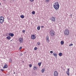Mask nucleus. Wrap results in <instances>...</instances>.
I'll use <instances>...</instances> for the list:
<instances>
[{
	"label": "nucleus",
	"instance_id": "obj_20",
	"mask_svg": "<svg viewBox=\"0 0 76 76\" xmlns=\"http://www.w3.org/2000/svg\"><path fill=\"white\" fill-rule=\"evenodd\" d=\"M32 13L33 15H35V12L34 11H33L32 12Z\"/></svg>",
	"mask_w": 76,
	"mask_h": 76
},
{
	"label": "nucleus",
	"instance_id": "obj_14",
	"mask_svg": "<svg viewBox=\"0 0 76 76\" xmlns=\"http://www.w3.org/2000/svg\"><path fill=\"white\" fill-rule=\"evenodd\" d=\"M7 39H9V40H10V39H11V37H10V36H7Z\"/></svg>",
	"mask_w": 76,
	"mask_h": 76
},
{
	"label": "nucleus",
	"instance_id": "obj_31",
	"mask_svg": "<svg viewBox=\"0 0 76 76\" xmlns=\"http://www.w3.org/2000/svg\"><path fill=\"white\" fill-rule=\"evenodd\" d=\"M22 32H23V33H25V31L23 30V31Z\"/></svg>",
	"mask_w": 76,
	"mask_h": 76
},
{
	"label": "nucleus",
	"instance_id": "obj_4",
	"mask_svg": "<svg viewBox=\"0 0 76 76\" xmlns=\"http://www.w3.org/2000/svg\"><path fill=\"white\" fill-rule=\"evenodd\" d=\"M4 17L3 16H1L0 17V23L2 24L4 22Z\"/></svg>",
	"mask_w": 76,
	"mask_h": 76
},
{
	"label": "nucleus",
	"instance_id": "obj_29",
	"mask_svg": "<svg viewBox=\"0 0 76 76\" xmlns=\"http://www.w3.org/2000/svg\"><path fill=\"white\" fill-rule=\"evenodd\" d=\"M29 66L30 67H32V64H30Z\"/></svg>",
	"mask_w": 76,
	"mask_h": 76
},
{
	"label": "nucleus",
	"instance_id": "obj_36",
	"mask_svg": "<svg viewBox=\"0 0 76 76\" xmlns=\"http://www.w3.org/2000/svg\"><path fill=\"white\" fill-rule=\"evenodd\" d=\"M1 71H4V70L1 69Z\"/></svg>",
	"mask_w": 76,
	"mask_h": 76
},
{
	"label": "nucleus",
	"instance_id": "obj_6",
	"mask_svg": "<svg viewBox=\"0 0 76 76\" xmlns=\"http://www.w3.org/2000/svg\"><path fill=\"white\" fill-rule=\"evenodd\" d=\"M35 38H36V37H35V35L33 34L31 36V39H35Z\"/></svg>",
	"mask_w": 76,
	"mask_h": 76
},
{
	"label": "nucleus",
	"instance_id": "obj_12",
	"mask_svg": "<svg viewBox=\"0 0 76 76\" xmlns=\"http://www.w3.org/2000/svg\"><path fill=\"white\" fill-rule=\"evenodd\" d=\"M7 65L6 64H5L4 65V66L3 67V69H6L7 67Z\"/></svg>",
	"mask_w": 76,
	"mask_h": 76
},
{
	"label": "nucleus",
	"instance_id": "obj_13",
	"mask_svg": "<svg viewBox=\"0 0 76 76\" xmlns=\"http://www.w3.org/2000/svg\"><path fill=\"white\" fill-rule=\"evenodd\" d=\"M33 69L34 70H37L38 69H37V67H36V66H34Z\"/></svg>",
	"mask_w": 76,
	"mask_h": 76
},
{
	"label": "nucleus",
	"instance_id": "obj_1",
	"mask_svg": "<svg viewBox=\"0 0 76 76\" xmlns=\"http://www.w3.org/2000/svg\"><path fill=\"white\" fill-rule=\"evenodd\" d=\"M53 7L56 10H58V9H59L60 5L58 2H56L54 5H53Z\"/></svg>",
	"mask_w": 76,
	"mask_h": 76
},
{
	"label": "nucleus",
	"instance_id": "obj_24",
	"mask_svg": "<svg viewBox=\"0 0 76 76\" xmlns=\"http://www.w3.org/2000/svg\"><path fill=\"white\" fill-rule=\"evenodd\" d=\"M22 47H20L19 48V50H22Z\"/></svg>",
	"mask_w": 76,
	"mask_h": 76
},
{
	"label": "nucleus",
	"instance_id": "obj_27",
	"mask_svg": "<svg viewBox=\"0 0 76 76\" xmlns=\"http://www.w3.org/2000/svg\"><path fill=\"white\" fill-rule=\"evenodd\" d=\"M37 45H40V42H37Z\"/></svg>",
	"mask_w": 76,
	"mask_h": 76
},
{
	"label": "nucleus",
	"instance_id": "obj_2",
	"mask_svg": "<svg viewBox=\"0 0 76 76\" xmlns=\"http://www.w3.org/2000/svg\"><path fill=\"white\" fill-rule=\"evenodd\" d=\"M50 35L52 37H54L55 35V32L53 30H51L50 32Z\"/></svg>",
	"mask_w": 76,
	"mask_h": 76
},
{
	"label": "nucleus",
	"instance_id": "obj_3",
	"mask_svg": "<svg viewBox=\"0 0 76 76\" xmlns=\"http://www.w3.org/2000/svg\"><path fill=\"white\" fill-rule=\"evenodd\" d=\"M69 32H70L69 29H66L64 31V33L65 35H69Z\"/></svg>",
	"mask_w": 76,
	"mask_h": 76
},
{
	"label": "nucleus",
	"instance_id": "obj_35",
	"mask_svg": "<svg viewBox=\"0 0 76 76\" xmlns=\"http://www.w3.org/2000/svg\"><path fill=\"white\" fill-rule=\"evenodd\" d=\"M44 26H41V28H44Z\"/></svg>",
	"mask_w": 76,
	"mask_h": 76
},
{
	"label": "nucleus",
	"instance_id": "obj_37",
	"mask_svg": "<svg viewBox=\"0 0 76 76\" xmlns=\"http://www.w3.org/2000/svg\"><path fill=\"white\" fill-rule=\"evenodd\" d=\"M70 16H72V14H71V15H70Z\"/></svg>",
	"mask_w": 76,
	"mask_h": 76
},
{
	"label": "nucleus",
	"instance_id": "obj_16",
	"mask_svg": "<svg viewBox=\"0 0 76 76\" xmlns=\"http://www.w3.org/2000/svg\"><path fill=\"white\" fill-rule=\"evenodd\" d=\"M20 17L21 18H22V19H23V18H25V16L23 15H20Z\"/></svg>",
	"mask_w": 76,
	"mask_h": 76
},
{
	"label": "nucleus",
	"instance_id": "obj_42",
	"mask_svg": "<svg viewBox=\"0 0 76 76\" xmlns=\"http://www.w3.org/2000/svg\"><path fill=\"white\" fill-rule=\"evenodd\" d=\"M11 41H12V40H11Z\"/></svg>",
	"mask_w": 76,
	"mask_h": 76
},
{
	"label": "nucleus",
	"instance_id": "obj_33",
	"mask_svg": "<svg viewBox=\"0 0 76 76\" xmlns=\"http://www.w3.org/2000/svg\"><path fill=\"white\" fill-rule=\"evenodd\" d=\"M22 55H23V54L21 53L20 55V56H22Z\"/></svg>",
	"mask_w": 76,
	"mask_h": 76
},
{
	"label": "nucleus",
	"instance_id": "obj_25",
	"mask_svg": "<svg viewBox=\"0 0 76 76\" xmlns=\"http://www.w3.org/2000/svg\"><path fill=\"white\" fill-rule=\"evenodd\" d=\"M46 41H47L48 43L49 42V41L50 40H49V39H48L46 40Z\"/></svg>",
	"mask_w": 76,
	"mask_h": 76
},
{
	"label": "nucleus",
	"instance_id": "obj_30",
	"mask_svg": "<svg viewBox=\"0 0 76 76\" xmlns=\"http://www.w3.org/2000/svg\"><path fill=\"white\" fill-rule=\"evenodd\" d=\"M37 47H35L34 48V50H37Z\"/></svg>",
	"mask_w": 76,
	"mask_h": 76
},
{
	"label": "nucleus",
	"instance_id": "obj_40",
	"mask_svg": "<svg viewBox=\"0 0 76 76\" xmlns=\"http://www.w3.org/2000/svg\"><path fill=\"white\" fill-rule=\"evenodd\" d=\"M0 5H1V3L0 2Z\"/></svg>",
	"mask_w": 76,
	"mask_h": 76
},
{
	"label": "nucleus",
	"instance_id": "obj_22",
	"mask_svg": "<svg viewBox=\"0 0 76 76\" xmlns=\"http://www.w3.org/2000/svg\"><path fill=\"white\" fill-rule=\"evenodd\" d=\"M45 71V70L44 69H42L41 70V72L42 73H44V72Z\"/></svg>",
	"mask_w": 76,
	"mask_h": 76
},
{
	"label": "nucleus",
	"instance_id": "obj_10",
	"mask_svg": "<svg viewBox=\"0 0 76 76\" xmlns=\"http://www.w3.org/2000/svg\"><path fill=\"white\" fill-rule=\"evenodd\" d=\"M9 36H11V37H13L14 36V34L12 33H10L9 34Z\"/></svg>",
	"mask_w": 76,
	"mask_h": 76
},
{
	"label": "nucleus",
	"instance_id": "obj_9",
	"mask_svg": "<svg viewBox=\"0 0 76 76\" xmlns=\"http://www.w3.org/2000/svg\"><path fill=\"white\" fill-rule=\"evenodd\" d=\"M69 70H70V69L69 68L68 69L67 71L66 72V74H67V75L68 76H69V75H70V72H69Z\"/></svg>",
	"mask_w": 76,
	"mask_h": 76
},
{
	"label": "nucleus",
	"instance_id": "obj_23",
	"mask_svg": "<svg viewBox=\"0 0 76 76\" xmlns=\"http://www.w3.org/2000/svg\"><path fill=\"white\" fill-rule=\"evenodd\" d=\"M10 63H12V60L11 59H10Z\"/></svg>",
	"mask_w": 76,
	"mask_h": 76
},
{
	"label": "nucleus",
	"instance_id": "obj_21",
	"mask_svg": "<svg viewBox=\"0 0 76 76\" xmlns=\"http://www.w3.org/2000/svg\"><path fill=\"white\" fill-rule=\"evenodd\" d=\"M37 30H40V26H39L37 27Z\"/></svg>",
	"mask_w": 76,
	"mask_h": 76
},
{
	"label": "nucleus",
	"instance_id": "obj_18",
	"mask_svg": "<svg viewBox=\"0 0 76 76\" xmlns=\"http://www.w3.org/2000/svg\"><path fill=\"white\" fill-rule=\"evenodd\" d=\"M61 45H63L64 44V42L63 41H61Z\"/></svg>",
	"mask_w": 76,
	"mask_h": 76
},
{
	"label": "nucleus",
	"instance_id": "obj_28",
	"mask_svg": "<svg viewBox=\"0 0 76 76\" xmlns=\"http://www.w3.org/2000/svg\"><path fill=\"white\" fill-rule=\"evenodd\" d=\"M72 45H73V44H71L69 45V46L70 47V46H72Z\"/></svg>",
	"mask_w": 76,
	"mask_h": 76
},
{
	"label": "nucleus",
	"instance_id": "obj_38",
	"mask_svg": "<svg viewBox=\"0 0 76 76\" xmlns=\"http://www.w3.org/2000/svg\"><path fill=\"white\" fill-rule=\"evenodd\" d=\"M14 74H15V72H14Z\"/></svg>",
	"mask_w": 76,
	"mask_h": 76
},
{
	"label": "nucleus",
	"instance_id": "obj_39",
	"mask_svg": "<svg viewBox=\"0 0 76 76\" xmlns=\"http://www.w3.org/2000/svg\"><path fill=\"white\" fill-rule=\"evenodd\" d=\"M26 53V52H25L24 53V54H25Z\"/></svg>",
	"mask_w": 76,
	"mask_h": 76
},
{
	"label": "nucleus",
	"instance_id": "obj_8",
	"mask_svg": "<svg viewBox=\"0 0 76 76\" xmlns=\"http://www.w3.org/2000/svg\"><path fill=\"white\" fill-rule=\"evenodd\" d=\"M51 20L53 22H55V20H56V18H54V17H52L51 18Z\"/></svg>",
	"mask_w": 76,
	"mask_h": 76
},
{
	"label": "nucleus",
	"instance_id": "obj_11",
	"mask_svg": "<svg viewBox=\"0 0 76 76\" xmlns=\"http://www.w3.org/2000/svg\"><path fill=\"white\" fill-rule=\"evenodd\" d=\"M53 55L55 57H56V58H57V54L56 53H53Z\"/></svg>",
	"mask_w": 76,
	"mask_h": 76
},
{
	"label": "nucleus",
	"instance_id": "obj_15",
	"mask_svg": "<svg viewBox=\"0 0 76 76\" xmlns=\"http://www.w3.org/2000/svg\"><path fill=\"white\" fill-rule=\"evenodd\" d=\"M50 1V0H45V3H48Z\"/></svg>",
	"mask_w": 76,
	"mask_h": 76
},
{
	"label": "nucleus",
	"instance_id": "obj_5",
	"mask_svg": "<svg viewBox=\"0 0 76 76\" xmlns=\"http://www.w3.org/2000/svg\"><path fill=\"white\" fill-rule=\"evenodd\" d=\"M19 41L20 43H23V38H20L19 39Z\"/></svg>",
	"mask_w": 76,
	"mask_h": 76
},
{
	"label": "nucleus",
	"instance_id": "obj_17",
	"mask_svg": "<svg viewBox=\"0 0 76 76\" xmlns=\"http://www.w3.org/2000/svg\"><path fill=\"white\" fill-rule=\"evenodd\" d=\"M59 56L60 57H61V56H62V53H59Z\"/></svg>",
	"mask_w": 76,
	"mask_h": 76
},
{
	"label": "nucleus",
	"instance_id": "obj_19",
	"mask_svg": "<svg viewBox=\"0 0 76 76\" xmlns=\"http://www.w3.org/2000/svg\"><path fill=\"white\" fill-rule=\"evenodd\" d=\"M42 64V63L41 62L38 63V65L39 66H41V65Z\"/></svg>",
	"mask_w": 76,
	"mask_h": 76
},
{
	"label": "nucleus",
	"instance_id": "obj_26",
	"mask_svg": "<svg viewBox=\"0 0 76 76\" xmlns=\"http://www.w3.org/2000/svg\"><path fill=\"white\" fill-rule=\"evenodd\" d=\"M46 40H47V39H48V36H47L46 37Z\"/></svg>",
	"mask_w": 76,
	"mask_h": 76
},
{
	"label": "nucleus",
	"instance_id": "obj_34",
	"mask_svg": "<svg viewBox=\"0 0 76 76\" xmlns=\"http://www.w3.org/2000/svg\"><path fill=\"white\" fill-rule=\"evenodd\" d=\"M31 1V2H33L34 1V0H30Z\"/></svg>",
	"mask_w": 76,
	"mask_h": 76
},
{
	"label": "nucleus",
	"instance_id": "obj_32",
	"mask_svg": "<svg viewBox=\"0 0 76 76\" xmlns=\"http://www.w3.org/2000/svg\"><path fill=\"white\" fill-rule=\"evenodd\" d=\"M50 53H52H52H53V51H50Z\"/></svg>",
	"mask_w": 76,
	"mask_h": 76
},
{
	"label": "nucleus",
	"instance_id": "obj_7",
	"mask_svg": "<svg viewBox=\"0 0 76 76\" xmlns=\"http://www.w3.org/2000/svg\"><path fill=\"white\" fill-rule=\"evenodd\" d=\"M54 76H58V72L56 71H55L54 72Z\"/></svg>",
	"mask_w": 76,
	"mask_h": 76
},
{
	"label": "nucleus",
	"instance_id": "obj_41",
	"mask_svg": "<svg viewBox=\"0 0 76 76\" xmlns=\"http://www.w3.org/2000/svg\"><path fill=\"white\" fill-rule=\"evenodd\" d=\"M11 41H12V40H11Z\"/></svg>",
	"mask_w": 76,
	"mask_h": 76
}]
</instances>
